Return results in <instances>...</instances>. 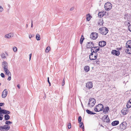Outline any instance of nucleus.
Returning a JSON list of instances; mask_svg holds the SVG:
<instances>
[{"label": "nucleus", "instance_id": "1", "mask_svg": "<svg viewBox=\"0 0 131 131\" xmlns=\"http://www.w3.org/2000/svg\"><path fill=\"white\" fill-rule=\"evenodd\" d=\"M126 47L127 49H125V52L129 54H131V40H128L126 42Z\"/></svg>", "mask_w": 131, "mask_h": 131}, {"label": "nucleus", "instance_id": "2", "mask_svg": "<svg viewBox=\"0 0 131 131\" xmlns=\"http://www.w3.org/2000/svg\"><path fill=\"white\" fill-rule=\"evenodd\" d=\"M99 32L103 35H106L108 32V30L107 28L105 27H102L100 28L99 29Z\"/></svg>", "mask_w": 131, "mask_h": 131}, {"label": "nucleus", "instance_id": "3", "mask_svg": "<svg viewBox=\"0 0 131 131\" xmlns=\"http://www.w3.org/2000/svg\"><path fill=\"white\" fill-rule=\"evenodd\" d=\"M96 103V100L93 98H91L89 99L88 106L90 107H92L94 106Z\"/></svg>", "mask_w": 131, "mask_h": 131}, {"label": "nucleus", "instance_id": "4", "mask_svg": "<svg viewBox=\"0 0 131 131\" xmlns=\"http://www.w3.org/2000/svg\"><path fill=\"white\" fill-rule=\"evenodd\" d=\"M104 106L102 104H99L97 105L94 108V110L96 112L100 111L103 109Z\"/></svg>", "mask_w": 131, "mask_h": 131}, {"label": "nucleus", "instance_id": "5", "mask_svg": "<svg viewBox=\"0 0 131 131\" xmlns=\"http://www.w3.org/2000/svg\"><path fill=\"white\" fill-rule=\"evenodd\" d=\"M112 7V5L110 2H107L104 5V7L106 10H109L111 9Z\"/></svg>", "mask_w": 131, "mask_h": 131}, {"label": "nucleus", "instance_id": "6", "mask_svg": "<svg viewBox=\"0 0 131 131\" xmlns=\"http://www.w3.org/2000/svg\"><path fill=\"white\" fill-rule=\"evenodd\" d=\"M97 56V53H92V52L89 56V58L91 60H94L96 59Z\"/></svg>", "mask_w": 131, "mask_h": 131}, {"label": "nucleus", "instance_id": "7", "mask_svg": "<svg viewBox=\"0 0 131 131\" xmlns=\"http://www.w3.org/2000/svg\"><path fill=\"white\" fill-rule=\"evenodd\" d=\"M127 123L125 122H122L120 125L119 127L121 129L124 130L126 128Z\"/></svg>", "mask_w": 131, "mask_h": 131}, {"label": "nucleus", "instance_id": "8", "mask_svg": "<svg viewBox=\"0 0 131 131\" xmlns=\"http://www.w3.org/2000/svg\"><path fill=\"white\" fill-rule=\"evenodd\" d=\"M98 36V34L96 32H92L90 35L91 38L93 39H95Z\"/></svg>", "mask_w": 131, "mask_h": 131}, {"label": "nucleus", "instance_id": "9", "mask_svg": "<svg viewBox=\"0 0 131 131\" xmlns=\"http://www.w3.org/2000/svg\"><path fill=\"white\" fill-rule=\"evenodd\" d=\"M102 120L104 122L106 123H109L110 122V120L107 115L104 116L102 118Z\"/></svg>", "mask_w": 131, "mask_h": 131}, {"label": "nucleus", "instance_id": "10", "mask_svg": "<svg viewBox=\"0 0 131 131\" xmlns=\"http://www.w3.org/2000/svg\"><path fill=\"white\" fill-rule=\"evenodd\" d=\"M100 49L99 47H93L91 49V51L92 53H96Z\"/></svg>", "mask_w": 131, "mask_h": 131}, {"label": "nucleus", "instance_id": "11", "mask_svg": "<svg viewBox=\"0 0 131 131\" xmlns=\"http://www.w3.org/2000/svg\"><path fill=\"white\" fill-rule=\"evenodd\" d=\"M1 56L2 59H5L6 58V56H8V52L7 51H5L4 52H2L0 54Z\"/></svg>", "mask_w": 131, "mask_h": 131}, {"label": "nucleus", "instance_id": "12", "mask_svg": "<svg viewBox=\"0 0 131 131\" xmlns=\"http://www.w3.org/2000/svg\"><path fill=\"white\" fill-rule=\"evenodd\" d=\"M8 94V91L7 89H5L2 92V96L3 98H5L6 97Z\"/></svg>", "mask_w": 131, "mask_h": 131}, {"label": "nucleus", "instance_id": "13", "mask_svg": "<svg viewBox=\"0 0 131 131\" xmlns=\"http://www.w3.org/2000/svg\"><path fill=\"white\" fill-rule=\"evenodd\" d=\"M2 65L4 66V69L5 71H7V63L6 61H4L2 63Z\"/></svg>", "mask_w": 131, "mask_h": 131}, {"label": "nucleus", "instance_id": "14", "mask_svg": "<svg viewBox=\"0 0 131 131\" xmlns=\"http://www.w3.org/2000/svg\"><path fill=\"white\" fill-rule=\"evenodd\" d=\"M112 53L113 55L118 56L120 54V51H117L115 50H113L112 51Z\"/></svg>", "mask_w": 131, "mask_h": 131}, {"label": "nucleus", "instance_id": "15", "mask_svg": "<svg viewBox=\"0 0 131 131\" xmlns=\"http://www.w3.org/2000/svg\"><path fill=\"white\" fill-rule=\"evenodd\" d=\"M106 44V42L105 41H100L99 43V45L100 47H102L104 46Z\"/></svg>", "mask_w": 131, "mask_h": 131}, {"label": "nucleus", "instance_id": "16", "mask_svg": "<svg viewBox=\"0 0 131 131\" xmlns=\"http://www.w3.org/2000/svg\"><path fill=\"white\" fill-rule=\"evenodd\" d=\"M86 86L89 89L92 88L93 87V84L92 82H88L86 84Z\"/></svg>", "mask_w": 131, "mask_h": 131}, {"label": "nucleus", "instance_id": "17", "mask_svg": "<svg viewBox=\"0 0 131 131\" xmlns=\"http://www.w3.org/2000/svg\"><path fill=\"white\" fill-rule=\"evenodd\" d=\"M121 112L124 115H126L128 112V110L126 108H124L122 110Z\"/></svg>", "mask_w": 131, "mask_h": 131}, {"label": "nucleus", "instance_id": "18", "mask_svg": "<svg viewBox=\"0 0 131 131\" xmlns=\"http://www.w3.org/2000/svg\"><path fill=\"white\" fill-rule=\"evenodd\" d=\"M94 45L92 42H89L86 45L87 48H92Z\"/></svg>", "mask_w": 131, "mask_h": 131}, {"label": "nucleus", "instance_id": "19", "mask_svg": "<svg viewBox=\"0 0 131 131\" xmlns=\"http://www.w3.org/2000/svg\"><path fill=\"white\" fill-rule=\"evenodd\" d=\"M10 113V111L5 110H2L0 114H9Z\"/></svg>", "mask_w": 131, "mask_h": 131}, {"label": "nucleus", "instance_id": "20", "mask_svg": "<svg viewBox=\"0 0 131 131\" xmlns=\"http://www.w3.org/2000/svg\"><path fill=\"white\" fill-rule=\"evenodd\" d=\"M105 13L106 12L104 11L100 12L98 14V16L100 17H102L105 14Z\"/></svg>", "mask_w": 131, "mask_h": 131}, {"label": "nucleus", "instance_id": "21", "mask_svg": "<svg viewBox=\"0 0 131 131\" xmlns=\"http://www.w3.org/2000/svg\"><path fill=\"white\" fill-rule=\"evenodd\" d=\"M13 34L12 33H9L6 34L5 36V38H10L13 37Z\"/></svg>", "mask_w": 131, "mask_h": 131}, {"label": "nucleus", "instance_id": "22", "mask_svg": "<svg viewBox=\"0 0 131 131\" xmlns=\"http://www.w3.org/2000/svg\"><path fill=\"white\" fill-rule=\"evenodd\" d=\"M119 123V122L118 121H116L113 122L112 123V125L115 126L117 125Z\"/></svg>", "mask_w": 131, "mask_h": 131}, {"label": "nucleus", "instance_id": "23", "mask_svg": "<svg viewBox=\"0 0 131 131\" xmlns=\"http://www.w3.org/2000/svg\"><path fill=\"white\" fill-rule=\"evenodd\" d=\"M126 106L128 108H130L131 107V99L127 103Z\"/></svg>", "mask_w": 131, "mask_h": 131}, {"label": "nucleus", "instance_id": "24", "mask_svg": "<svg viewBox=\"0 0 131 131\" xmlns=\"http://www.w3.org/2000/svg\"><path fill=\"white\" fill-rule=\"evenodd\" d=\"M10 128V126L7 125H5L3 126V128L4 129H5L6 130H8Z\"/></svg>", "mask_w": 131, "mask_h": 131}, {"label": "nucleus", "instance_id": "25", "mask_svg": "<svg viewBox=\"0 0 131 131\" xmlns=\"http://www.w3.org/2000/svg\"><path fill=\"white\" fill-rule=\"evenodd\" d=\"M103 112L106 113L109 110V108L108 107H106L103 109Z\"/></svg>", "mask_w": 131, "mask_h": 131}, {"label": "nucleus", "instance_id": "26", "mask_svg": "<svg viewBox=\"0 0 131 131\" xmlns=\"http://www.w3.org/2000/svg\"><path fill=\"white\" fill-rule=\"evenodd\" d=\"M91 18V16L90 14H88L86 16V19L88 21L90 20Z\"/></svg>", "mask_w": 131, "mask_h": 131}, {"label": "nucleus", "instance_id": "27", "mask_svg": "<svg viewBox=\"0 0 131 131\" xmlns=\"http://www.w3.org/2000/svg\"><path fill=\"white\" fill-rule=\"evenodd\" d=\"M84 70L86 72H87L90 70V67L88 66H86L84 68Z\"/></svg>", "mask_w": 131, "mask_h": 131}, {"label": "nucleus", "instance_id": "28", "mask_svg": "<svg viewBox=\"0 0 131 131\" xmlns=\"http://www.w3.org/2000/svg\"><path fill=\"white\" fill-rule=\"evenodd\" d=\"M86 112L89 114H95V113H94L93 112L90 111L89 110H88V109L87 110H86Z\"/></svg>", "mask_w": 131, "mask_h": 131}, {"label": "nucleus", "instance_id": "29", "mask_svg": "<svg viewBox=\"0 0 131 131\" xmlns=\"http://www.w3.org/2000/svg\"><path fill=\"white\" fill-rule=\"evenodd\" d=\"M79 123H80V127H81L82 129L83 130V131H84V127L83 123L81 122Z\"/></svg>", "mask_w": 131, "mask_h": 131}, {"label": "nucleus", "instance_id": "30", "mask_svg": "<svg viewBox=\"0 0 131 131\" xmlns=\"http://www.w3.org/2000/svg\"><path fill=\"white\" fill-rule=\"evenodd\" d=\"M4 117L5 120L7 121L9 119L10 116L8 114H6L5 115Z\"/></svg>", "mask_w": 131, "mask_h": 131}, {"label": "nucleus", "instance_id": "31", "mask_svg": "<svg viewBox=\"0 0 131 131\" xmlns=\"http://www.w3.org/2000/svg\"><path fill=\"white\" fill-rule=\"evenodd\" d=\"M36 38L38 40H40V35L38 34H37L36 36Z\"/></svg>", "mask_w": 131, "mask_h": 131}, {"label": "nucleus", "instance_id": "32", "mask_svg": "<svg viewBox=\"0 0 131 131\" xmlns=\"http://www.w3.org/2000/svg\"><path fill=\"white\" fill-rule=\"evenodd\" d=\"M6 74H7L8 76H11V73L8 70L7 71H5Z\"/></svg>", "mask_w": 131, "mask_h": 131}, {"label": "nucleus", "instance_id": "33", "mask_svg": "<svg viewBox=\"0 0 131 131\" xmlns=\"http://www.w3.org/2000/svg\"><path fill=\"white\" fill-rule=\"evenodd\" d=\"M98 24L100 25H102L103 23V20H100L98 22Z\"/></svg>", "mask_w": 131, "mask_h": 131}, {"label": "nucleus", "instance_id": "34", "mask_svg": "<svg viewBox=\"0 0 131 131\" xmlns=\"http://www.w3.org/2000/svg\"><path fill=\"white\" fill-rule=\"evenodd\" d=\"M84 39V38L83 36V35L81 36V38L80 39V43L82 44V43L83 40Z\"/></svg>", "mask_w": 131, "mask_h": 131}, {"label": "nucleus", "instance_id": "35", "mask_svg": "<svg viewBox=\"0 0 131 131\" xmlns=\"http://www.w3.org/2000/svg\"><path fill=\"white\" fill-rule=\"evenodd\" d=\"M50 47H47L46 48V52H48L50 50Z\"/></svg>", "mask_w": 131, "mask_h": 131}, {"label": "nucleus", "instance_id": "36", "mask_svg": "<svg viewBox=\"0 0 131 131\" xmlns=\"http://www.w3.org/2000/svg\"><path fill=\"white\" fill-rule=\"evenodd\" d=\"M128 14H126L124 16V19H125L128 20Z\"/></svg>", "mask_w": 131, "mask_h": 131}, {"label": "nucleus", "instance_id": "37", "mask_svg": "<svg viewBox=\"0 0 131 131\" xmlns=\"http://www.w3.org/2000/svg\"><path fill=\"white\" fill-rule=\"evenodd\" d=\"M12 122H11L9 121H7L5 123L6 124L9 125L10 124H12Z\"/></svg>", "mask_w": 131, "mask_h": 131}, {"label": "nucleus", "instance_id": "38", "mask_svg": "<svg viewBox=\"0 0 131 131\" xmlns=\"http://www.w3.org/2000/svg\"><path fill=\"white\" fill-rule=\"evenodd\" d=\"M14 51L15 52H16L17 51V48L16 47H14L13 48Z\"/></svg>", "mask_w": 131, "mask_h": 131}, {"label": "nucleus", "instance_id": "39", "mask_svg": "<svg viewBox=\"0 0 131 131\" xmlns=\"http://www.w3.org/2000/svg\"><path fill=\"white\" fill-rule=\"evenodd\" d=\"M81 117L80 116L78 118V121H79V123H80V122H81Z\"/></svg>", "mask_w": 131, "mask_h": 131}, {"label": "nucleus", "instance_id": "40", "mask_svg": "<svg viewBox=\"0 0 131 131\" xmlns=\"http://www.w3.org/2000/svg\"><path fill=\"white\" fill-rule=\"evenodd\" d=\"M128 30L131 32V24L128 26Z\"/></svg>", "mask_w": 131, "mask_h": 131}, {"label": "nucleus", "instance_id": "41", "mask_svg": "<svg viewBox=\"0 0 131 131\" xmlns=\"http://www.w3.org/2000/svg\"><path fill=\"white\" fill-rule=\"evenodd\" d=\"M68 128L69 129H70L71 128V125L70 123L68 124Z\"/></svg>", "mask_w": 131, "mask_h": 131}, {"label": "nucleus", "instance_id": "42", "mask_svg": "<svg viewBox=\"0 0 131 131\" xmlns=\"http://www.w3.org/2000/svg\"><path fill=\"white\" fill-rule=\"evenodd\" d=\"M3 10V9L1 6H0V12H2Z\"/></svg>", "mask_w": 131, "mask_h": 131}, {"label": "nucleus", "instance_id": "43", "mask_svg": "<svg viewBox=\"0 0 131 131\" xmlns=\"http://www.w3.org/2000/svg\"><path fill=\"white\" fill-rule=\"evenodd\" d=\"M47 79H48V80H47L49 84V86H50L51 85V83L49 81V77H48Z\"/></svg>", "mask_w": 131, "mask_h": 131}, {"label": "nucleus", "instance_id": "44", "mask_svg": "<svg viewBox=\"0 0 131 131\" xmlns=\"http://www.w3.org/2000/svg\"><path fill=\"white\" fill-rule=\"evenodd\" d=\"M1 76L2 78H4L5 77V75L3 73H1Z\"/></svg>", "mask_w": 131, "mask_h": 131}, {"label": "nucleus", "instance_id": "45", "mask_svg": "<svg viewBox=\"0 0 131 131\" xmlns=\"http://www.w3.org/2000/svg\"><path fill=\"white\" fill-rule=\"evenodd\" d=\"M65 84V81L64 79H63V80L62 81V86H63Z\"/></svg>", "mask_w": 131, "mask_h": 131}, {"label": "nucleus", "instance_id": "46", "mask_svg": "<svg viewBox=\"0 0 131 131\" xmlns=\"http://www.w3.org/2000/svg\"><path fill=\"white\" fill-rule=\"evenodd\" d=\"M9 77L7 79L8 80L10 81L11 79V76H8Z\"/></svg>", "mask_w": 131, "mask_h": 131}, {"label": "nucleus", "instance_id": "47", "mask_svg": "<svg viewBox=\"0 0 131 131\" xmlns=\"http://www.w3.org/2000/svg\"><path fill=\"white\" fill-rule=\"evenodd\" d=\"M4 104V103H0V106H2Z\"/></svg>", "mask_w": 131, "mask_h": 131}, {"label": "nucleus", "instance_id": "48", "mask_svg": "<svg viewBox=\"0 0 131 131\" xmlns=\"http://www.w3.org/2000/svg\"><path fill=\"white\" fill-rule=\"evenodd\" d=\"M96 63L97 64H99L100 63V61L99 60H97L96 61Z\"/></svg>", "mask_w": 131, "mask_h": 131}, {"label": "nucleus", "instance_id": "49", "mask_svg": "<svg viewBox=\"0 0 131 131\" xmlns=\"http://www.w3.org/2000/svg\"><path fill=\"white\" fill-rule=\"evenodd\" d=\"M31 55H32V54L31 53L29 55V60H30V59H31Z\"/></svg>", "mask_w": 131, "mask_h": 131}, {"label": "nucleus", "instance_id": "50", "mask_svg": "<svg viewBox=\"0 0 131 131\" xmlns=\"http://www.w3.org/2000/svg\"><path fill=\"white\" fill-rule=\"evenodd\" d=\"M3 119V117H2L1 115H0V120H2Z\"/></svg>", "mask_w": 131, "mask_h": 131}, {"label": "nucleus", "instance_id": "51", "mask_svg": "<svg viewBox=\"0 0 131 131\" xmlns=\"http://www.w3.org/2000/svg\"><path fill=\"white\" fill-rule=\"evenodd\" d=\"M2 129H4L3 128V126H2L0 127V129L1 130Z\"/></svg>", "mask_w": 131, "mask_h": 131}, {"label": "nucleus", "instance_id": "52", "mask_svg": "<svg viewBox=\"0 0 131 131\" xmlns=\"http://www.w3.org/2000/svg\"><path fill=\"white\" fill-rule=\"evenodd\" d=\"M74 9V8L73 7H72V8H70V10H73Z\"/></svg>", "mask_w": 131, "mask_h": 131}, {"label": "nucleus", "instance_id": "53", "mask_svg": "<svg viewBox=\"0 0 131 131\" xmlns=\"http://www.w3.org/2000/svg\"><path fill=\"white\" fill-rule=\"evenodd\" d=\"M33 26V21H31V27H32Z\"/></svg>", "mask_w": 131, "mask_h": 131}, {"label": "nucleus", "instance_id": "54", "mask_svg": "<svg viewBox=\"0 0 131 131\" xmlns=\"http://www.w3.org/2000/svg\"><path fill=\"white\" fill-rule=\"evenodd\" d=\"M17 86L19 89L20 88V86L18 84L17 85Z\"/></svg>", "mask_w": 131, "mask_h": 131}, {"label": "nucleus", "instance_id": "55", "mask_svg": "<svg viewBox=\"0 0 131 131\" xmlns=\"http://www.w3.org/2000/svg\"><path fill=\"white\" fill-rule=\"evenodd\" d=\"M32 36L31 35H29V38L30 39V38Z\"/></svg>", "mask_w": 131, "mask_h": 131}, {"label": "nucleus", "instance_id": "56", "mask_svg": "<svg viewBox=\"0 0 131 131\" xmlns=\"http://www.w3.org/2000/svg\"><path fill=\"white\" fill-rule=\"evenodd\" d=\"M28 25L27 24V25H26V27H28Z\"/></svg>", "mask_w": 131, "mask_h": 131}, {"label": "nucleus", "instance_id": "57", "mask_svg": "<svg viewBox=\"0 0 131 131\" xmlns=\"http://www.w3.org/2000/svg\"><path fill=\"white\" fill-rule=\"evenodd\" d=\"M1 115H1V116H2H2H3V115H1V114H0Z\"/></svg>", "mask_w": 131, "mask_h": 131}, {"label": "nucleus", "instance_id": "58", "mask_svg": "<svg viewBox=\"0 0 131 131\" xmlns=\"http://www.w3.org/2000/svg\"><path fill=\"white\" fill-rule=\"evenodd\" d=\"M82 107H83V104H82Z\"/></svg>", "mask_w": 131, "mask_h": 131}]
</instances>
